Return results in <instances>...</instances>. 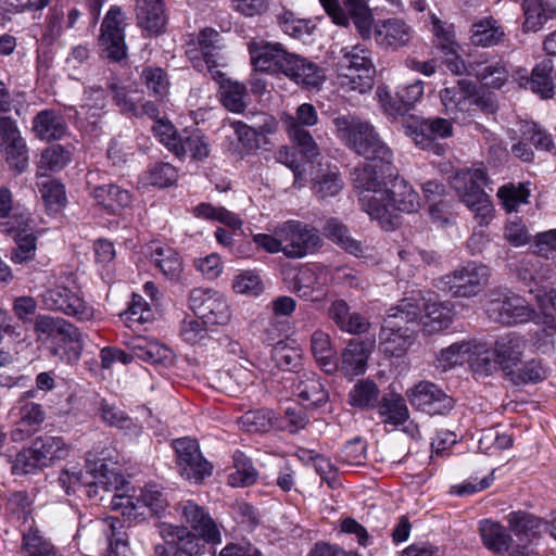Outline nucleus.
Segmentation results:
<instances>
[{"instance_id":"obj_34","label":"nucleus","mask_w":556,"mask_h":556,"mask_svg":"<svg viewBox=\"0 0 556 556\" xmlns=\"http://www.w3.org/2000/svg\"><path fill=\"white\" fill-rule=\"evenodd\" d=\"M295 393L306 407H319L328 402L329 393L315 372H302L299 376Z\"/></svg>"},{"instance_id":"obj_10","label":"nucleus","mask_w":556,"mask_h":556,"mask_svg":"<svg viewBox=\"0 0 556 556\" xmlns=\"http://www.w3.org/2000/svg\"><path fill=\"white\" fill-rule=\"evenodd\" d=\"M219 33L213 28L202 29L197 38V42L189 43L187 55L193 64V67L202 72L205 68L212 75V78L222 77L220 66H224L225 59L220 53Z\"/></svg>"},{"instance_id":"obj_39","label":"nucleus","mask_w":556,"mask_h":556,"mask_svg":"<svg viewBox=\"0 0 556 556\" xmlns=\"http://www.w3.org/2000/svg\"><path fill=\"white\" fill-rule=\"evenodd\" d=\"M18 405L20 420L17 428L11 433L14 441L24 440L39 429L46 420V410L39 403H24Z\"/></svg>"},{"instance_id":"obj_20","label":"nucleus","mask_w":556,"mask_h":556,"mask_svg":"<svg viewBox=\"0 0 556 556\" xmlns=\"http://www.w3.org/2000/svg\"><path fill=\"white\" fill-rule=\"evenodd\" d=\"M413 34V27L397 17L379 21L374 27V39L384 50L396 51L406 47Z\"/></svg>"},{"instance_id":"obj_23","label":"nucleus","mask_w":556,"mask_h":556,"mask_svg":"<svg viewBox=\"0 0 556 556\" xmlns=\"http://www.w3.org/2000/svg\"><path fill=\"white\" fill-rule=\"evenodd\" d=\"M285 65L283 75L302 88H319L325 80L324 71L315 62L300 54L291 53Z\"/></svg>"},{"instance_id":"obj_47","label":"nucleus","mask_w":556,"mask_h":556,"mask_svg":"<svg viewBox=\"0 0 556 556\" xmlns=\"http://www.w3.org/2000/svg\"><path fill=\"white\" fill-rule=\"evenodd\" d=\"M136 358L153 365L168 366L173 363V352L156 340L138 339L132 345Z\"/></svg>"},{"instance_id":"obj_25","label":"nucleus","mask_w":556,"mask_h":556,"mask_svg":"<svg viewBox=\"0 0 556 556\" xmlns=\"http://www.w3.org/2000/svg\"><path fill=\"white\" fill-rule=\"evenodd\" d=\"M476 85L467 79H459L455 85L444 87L440 91V99L445 112L456 118L458 112H464L472 102Z\"/></svg>"},{"instance_id":"obj_35","label":"nucleus","mask_w":556,"mask_h":556,"mask_svg":"<svg viewBox=\"0 0 556 556\" xmlns=\"http://www.w3.org/2000/svg\"><path fill=\"white\" fill-rule=\"evenodd\" d=\"M98 415L104 424L122 430L130 438H138L142 433L143 427L141 424L106 400H101L99 403Z\"/></svg>"},{"instance_id":"obj_44","label":"nucleus","mask_w":556,"mask_h":556,"mask_svg":"<svg viewBox=\"0 0 556 556\" xmlns=\"http://www.w3.org/2000/svg\"><path fill=\"white\" fill-rule=\"evenodd\" d=\"M14 236L15 248L11 251V261L14 264H25L36 256L37 238L34 233V220L28 219L25 229H15L10 233Z\"/></svg>"},{"instance_id":"obj_48","label":"nucleus","mask_w":556,"mask_h":556,"mask_svg":"<svg viewBox=\"0 0 556 556\" xmlns=\"http://www.w3.org/2000/svg\"><path fill=\"white\" fill-rule=\"evenodd\" d=\"M103 526L108 540L105 556H131L128 535L124 531L122 520L115 517H108L103 520Z\"/></svg>"},{"instance_id":"obj_32","label":"nucleus","mask_w":556,"mask_h":556,"mask_svg":"<svg viewBox=\"0 0 556 556\" xmlns=\"http://www.w3.org/2000/svg\"><path fill=\"white\" fill-rule=\"evenodd\" d=\"M33 131L43 141L60 140L67 132V124L61 113L42 110L33 119Z\"/></svg>"},{"instance_id":"obj_16","label":"nucleus","mask_w":556,"mask_h":556,"mask_svg":"<svg viewBox=\"0 0 556 556\" xmlns=\"http://www.w3.org/2000/svg\"><path fill=\"white\" fill-rule=\"evenodd\" d=\"M35 332L38 337L46 336L52 343H71L76 357L79 356L81 350V333L70 321L60 318L41 315L36 318Z\"/></svg>"},{"instance_id":"obj_41","label":"nucleus","mask_w":556,"mask_h":556,"mask_svg":"<svg viewBox=\"0 0 556 556\" xmlns=\"http://www.w3.org/2000/svg\"><path fill=\"white\" fill-rule=\"evenodd\" d=\"M311 351L318 366L327 374L338 370L337 352L332 346L331 338L321 330H316L311 336Z\"/></svg>"},{"instance_id":"obj_55","label":"nucleus","mask_w":556,"mask_h":556,"mask_svg":"<svg viewBox=\"0 0 556 556\" xmlns=\"http://www.w3.org/2000/svg\"><path fill=\"white\" fill-rule=\"evenodd\" d=\"M345 9L353 21L358 34L364 39L371 36L374 17L366 3V0H345Z\"/></svg>"},{"instance_id":"obj_54","label":"nucleus","mask_w":556,"mask_h":556,"mask_svg":"<svg viewBox=\"0 0 556 556\" xmlns=\"http://www.w3.org/2000/svg\"><path fill=\"white\" fill-rule=\"evenodd\" d=\"M232 458L235 471L228 476V484L233 488H244L255 483L258 473L251 459L240 451H236Z\"/></svg>"},{"instance_id":"obj_50","label":"nucleus","mask_w":556,"mask_h":556,"mask_svg":"<svg viewBox=\"0 0 556 556\" xmlns=\"http://www.w3.org/2000/svg\"><path fill=\"white\" fill-rule=\"evenodd\" d=\"M504 30L492 17L483 18L471 26L470 40L473 46L493 47L504 39Z\"/></svg>"},{"instance_id":"obj_45","label":"nucleus","mask_w":556,"mask_h":556,"mask_svg":"<svg viewBox=\"0 0 556 556\" xmlns=\"http://www.w3.org/2000/svg\"><path fill=\"white\" fill-rule=\"evenodd\" d=\"M453 315L452 305L448 302L425 304V315L420 318L424 332L432 334L448 328Z\"/></svg>"},{"instance_id":"obj_9","label":"nucleus","mask_w":556,"mask_h":556,"mask_svg":"<svg viewBox=\"0 0 556 556\" xmlns=\"http://www.w3.org/2000/svg\"><path fill=\"white\" fill-rule=\"evenodd\" d=\"M276 235L282 239V253L288 258H303L321 245L319 231L300 220H287L276 227Z\"/></svg>"},{"instance_id":"obj_61","label":"nucleus","mask_w":556,"mask_h":556,"mask_svg":"<svg viewBox=\"0 0 556 556\" xmlns=\"http://www.w3.org/2000/svg\"><path fill=\"white\" fill-rule=\"evenodd\" d=\"M468 363L472 371L480 376H490L501 367L494 350H481L475 344Z\"/></svg>"},{"instance_id":"obj_27","label":"nucleus","mask_w":556,"mask_h":556,"mask_svg":"<svg viewBox=\"0 0 556 556\" xmlns=\"http://www.w3.org/2000/svg\"><path fill=\"white\" fill-rule=\"evenodd\" d=\"M374 342L352 339L341 354V370L344 376L354 377L365 372Z\"/></svg>"},{"instance_id":"obj_52","label":"nucleus","mask_w":556,"mask_h":556,"mask_svg":"<svg viewBox=\"0 0 556 556\" xmlns=\"http://www.w3.org/2000/svg\"><path fill=\"white\" fill-rule=\"evenodd\" d=\"M424 94V83L416 80L415 83L400 89L396 93L399 102L387 101L381 99L382 105L391 115H401L408 111V109L416 103Z\"/></svg>"},{"instance_id":"obj_37","label":"nucleus","mask_w":556,"mask_h":556,"mask_svg":"<svg viewBox=\"0 0 556 556\" xmlns=\"http://www.w3.org/2000/svg\"><path fill=\"white\" fill-rule=\"evenodd\" d=\"M324 233L344 251L356 257H368L371 255L372 249L362 241L354 239L346 226L336 218H331L326 223Z\"/></svg>"},{"instance_id":"obj_59","label":"nucleus","mask_w":556,"mask_h":556,"mask_svg":"<svg viewBox=\"0 0 556 556\" xmlns=\"http://www.w3.org/2000/svg\"><path fill=\"white\" fill-rule=\"evenodd\" d=\"M422 308H425V303L421 300L415 298H404L399 301L396 306L389 309L388 316L386 318L387 323H397V319L406 324L413 323L420 316Z\"/></svg>"},{"instance_id":"obj_53","label":"nucleus","mask_w":556,"mask_h":556,"mask_svg":"<svg viewBox=\"0 0 556 556\" xmlns=\"http://www.w3.org/2000/svg\"><path fill=\"white\" fill-rule=\"evenodd\" d=\"M92 195L99 205L110 211L128 206L131 202V197L127 190L112 184L94 187Z\"/></svg>"},{"instance_id":"obj_3","label":"nucleus","mask_w":556,"mask_h":556,"mask_svg":"<svg viewBox=\"0 0 556 556\" xmlns=\"http://www.w3.org/2000/svg\"><path fill=\"white\" fill-rule=\"evenodd\" d=\"M332 124L338 138L358 155L384 164L391 163L392 151L368 122L355 115L346 114L334 117Z\"/></svg>"},{"instance_id":"obj_49","label":"nucleus","mask_w":556,"mask_h":556,"mask_svg":"<svg viewBox=\"0 0 556 556\" xmlns=\"http://www.w3.org/2000/svg\"><path fill=\"white\" fill-rule=\"evenodd\" d=\"M219 84V96L223 105L230 112L241 113L244 111L247 103V88L243 84L230 80L224 77L214 78Z\"/></svg>"},{"instance_id":"obj_12","label":"nucleus","mask_w":556,"mask_h":556,"mask_svg":"<svg viewBox=\"0 0 556 556\" xmlns=\"http://www.w3.org/2000/svg\"><path fill=\"white\" fill-rule=\"evenodd\" d=\"M189 306L206 325H226L231 317L226 299L213 290L193 289L189 295Z\"/></svg>"},{"instance_id":"obj_46","label":"nucleus","mask_w":556,"mask_h":556,"mask_svg":"<svg viewBox=\"0 0 556 556\" xmlns=\"http://www.w3.org/2000/svg\"><path fill=\"white\" fill-rule=\"evenodd\" d=\"M378 414L386 425L399 427L409 418L404 397L397 393L384 394L378 405Z\"/></svg>"},{"instance_id":"obj_13","label":"nucleus","mask_w":556,"mask_h":556,"mask_svg":"<svg viewBox=\"0 0 556 556\" xmlns=\"http://www.w3.org/2000/svg\"><path fill=\"white\" fill-rule=\"evenodd\" d=\"M125 16L119 8L113 7L106 13L99 36V46L108 59L121 62L127 56L124 34Z\"/></svg>"},{"instance_id":"obj_30","label":"nucleus","mask_w":556,"mask_h":556,"mask_svg":"<svg viewBox=\"0 0 556 556\" xmlns=\"http://www.w3.org/2000/svg\"><path fill=\"white\" fill-rule=\"evenodd\" d=\"M522 9L526 33H536L549 21L556 18V0H523Z\"/></svg>"},{"instance_id":"obj_42","label":"nucleus","mask_w":556,"mask_h":556,"mask_svg":"<svg viewBox=\"0 0 556 556\" xmlns=\"http://www.w3.org/2000/svg\"><path fill=\"white\" fill-rule=\"evenodd\" d=\"M479 532L483 545L491 552L503 554L510 549L513 538L509 531L500 522L482 520L479 523Z\"/></svg>"},{"instance_id":"obj_17","label":"nucleus","mask_w":556,"mask_h":556,"mask_svg":"<svg viewBox=\"0 0 556 556\" xmlns=\"http://www.w3.org/2000/svg\"><path fill=\"white\" fill-rule=\"evenodd\" d=\"M292 52H289L280 42H253L250 46L251 62L254 71L262 73H281L285 63Z\"/></svg>"},{"instance_id":"obj_58","label":"nucleus","mask_w":556,"mask_h":556,"mask_svg":"<svg viewBox=\"0 0 556 556\" xmlns=\"http://www.w3.org/2000/svg\"><path fill=\"white\" fill-rule=\"evenodd\" d=\"M151 260L169 279L178 277L182 270V263L178 253L169 247H157L151 253Z\"/></svg>"},{"instance_id":"obj_26","label":"nucleus","mask_w":556,"mask_h":556,"mask_svg":"<svg viewBox=\"0 0 556 556\" xmlns=\"http://www.w3.org/2000/svg\"><path fill=\"white\" fill-rule=\"evenodd\" d=\"M453 126L451 122L442 117L422 118L416 122L414 140L421 149L437 148L434 141L451 137Z\"/></svg>"},{"instance_id":"obj_15","label":"nucleus","mask_w":556,"mask_h":556,"mask_svg":"<svg viewBox=\"0 0 556 556\" xmlns=\"http://www.w3.org/2000/svg\"><path fill=\"white\" fill-rule=\"evenodd\" d=\"M410 405L429 416L446 415L454 407V400L441 388L429 381H421L407 390Z\"/></svg>"},{"instance_id":"obj_11","label":"nucleus","mask_w":556,"mask_h":556,"mask_svg":"<svg viewBox=\"0 0 556 556\" xmlns=\"http://www.w3.org/2000/svg\"><path fill=\"white\" fill-rule=\"evenodd\" d=\"M173 447L179 472L184 478L201 482L212 475L213 466L202 456L197 440L189 437L179 438L173 442Z\"/></svg>"},{"instance_id":"obj_36","label":"nucleus","mask_w":556,"mask_h":556,"mask_svg":"<svg viewBox=\"0 0 556 556\" xmlns=\"http://www.w3.org/2000/svg\"><path fill=\"white\" fill-rule=\"evenodd\" d=\"M407 330H403L399 323L388 324L384 319L379 334L380 351L388 357L402 356L412 344V337Z\"/></svg>"},{"instance_id":"obj_8","label":"nucleus","mask_w":556,"mask_h":556,"mask_svg":"<svg viewBox=\"0 0 556 556\" xmlns=\"http://www.w3.org/2000/svg\"><path fill=\"white\" fill-rule=\"evenodd\" d=\"M485 307L490 318L505 325L526 323L536 315L525 299L507 288L491 290Z\"/></svg>"},{"instance_id":"obj_51","label":"nucleus","mask_w":556,"mask_h":556,"mask_svg":"<svg viewBox=\"0 0 556 556\" xmlns=\"http://www.w3.org/2000/svg\"><path fill=\"white\" fill-rule=\"evenodd\" d=\"M473 344L469 341L455 342L442 349L435 358V367L441 371H447L455 366L469 362Z\"/></svg>"},{"instance_id":"obj_19","label":"nucleus","mask_w":556,"mask_h":556,"mask_svg":"<svg viewBox=\"0 0 556 556\" xmlns=\"http://www.w3.org/2000/svg\"><path fill=\"white\" fill-rule=\"evenodd\" d=\"M554 62L544 59L538 63L528 75L527 70L520 68L516 72V79L519 86L529 89L543 100L552 99L555 94V83L553 78Z\"/></svg>"},{"instance_id":"obj_5","label":"nucleus","mask_w":556,"mask_h":556,"mask_svg":"<svg viewBox=\"0 0 556 556\" xmlns=\"http://www.w3.org/2000/svg\"><path fill=\"white\" fill-rule=\"evenodd\" d=\"M488 182V174L481 167L458 170L451 181L460 201L475 212L480 226H486L493 218V204L482 189Z\"/></svg>"},{"instance_id":"obj_33","label":"nucleus","mask_w":556,"mask_h":556,"mask_svg":"<svg viewBox=\"0 0 556 556\" xmlns=\"http://www.w3.org/2000/svg\"><path fill=\"white\" fill-rule=\"evenodd\" d=\"M210 152V141L201 130L184 129L179 134L178 142L173 153L178 159L189 156L194 161H203L208 157Z\"/></svg>"},{"instance_id":"obj_4","label":"nucleus","mask_w":556,"mask_h":556,"mask_svg":"<svg viewBox=\"0 0 556 556\" xmlns=\"http://www.w3.org/2000/svg\"><path fill=\"white\" fill-rule=\"evenodd\" d=\"M60 485L67 494L77 488L87 489L89 497L97 496L99 490L104 492L117 491L124 483V478L113 469H109L103 458L93 459L91 455L86 458V471L64 469L59 477Z\"/></svg>"},{"instance_id":"obj_40","label":"nucleus","mask_w":556,"mask_h":556,"mask_svg":"<svg viewBox=\"0 0 556 556\" xmlns=\"http://www.w3.org/2000/svg\"><path fill=\"white\" fill-rule=\"evenodd\" d=\"M509 529L516 534L520 541L519 545L525 546L527 542L541 534L542 530H546L547 523L529 513L513 511L507 516Z\"/></svg>"},{"instance_id":"obj_14","label":"nucleus","mask_w":556,"mask_h":556,"mask_svg":"<svg viewBox=\"0 0 556 556\" xmlns=\"http://www.w3.org/2000/svg\"><path fill=\"white\" fill-rule=\"evenodd\" d=\"M42 302L46 308L60 311L78 320H90L94 315L92 306L88 305L76 291L64 285H55L47 289L42 294Z\"/></svg>"},{"instance_id":"obj_24","label":"nucleus","mask_w":556,"mask_h":556,"mask_svg":"<svg viewBox=\"0 0 556 556\" xmlns=\"http://www.w3.org/2000/svg\"><path fill=\"white\" fill-rule=\"evenodd\" d=\"M178 510L185 521L193 530L202 533L208 542L220 543V532L203 507L192 501H184L178 504Z\"/></svg>"},{"instance_id":"obj_56","label":"nucleus","mask_w":556,"mask_h":556,"mask_svg":"<svg viewBox=\"0 0 556 556\" xmlns=\"http://www.w3.org/2000/svg\"><path fill=\"white\" fill-rule=\"evenodd\" d=\"M71 154L60 144H52L41 153L37 175L45 177L50 172H59L70 162Z\"/></svg>"},{"instance_id":"obj_43","label":"nucleus","mask_w":556,"mask_h":556,"mask_svg":"<svg viewBox=\"0 0 556 556\" xmlns=\"http://www.w3.org/2000/svg\"><path fill=\"white\" fill-rule=\"evenodd\" d=\"M31 447L45 467L50 466L55 460L66 458L71 451V446L63 438L54 435L36 438L31 443Z\"/></svg>"},{"instance_id":"obj_31","label":"nucleus","mask_w":556,"mask_h":556,"mask_svg":"<svg viewBox=\"0 0 556 556\" xmlns=\"http://www.w3.org/2000/svg\"><path fill=\"white\" fill-rule=\"evenodd\" d=\"M138 25L149 35H160L165 30L167 18L162 0H137Z\"/></svg>"},{"instance_id":"obj_64","label":"nucleus","mask_w":556,"mask_h":556,"mask_svg":"<svg viewBox=\"0 0 556 556\" xmlns=\"http://www.w3.org/2000/svg\"><path fill=\"white\" fill-rule=\"evenodd\" d=\"M343 188V181L337 170H321L314 178L313 189L319 199L334 197Z\"/></svg>"},{"instance_id":"obj_63","label":"nucleus","mask_w":556,"mask_h":556,"mask_svg":"<svg viewBox=\"0 0 556 556\" xmlns=\"http://www.w3.org/2000/svg\"><path fill=\"white\" fill-rule=\"evenodd\" d=\"M275 413L269 409L249 410L240 417V424L248 432H267L274 426Z\"/></svg>"},{"instance_id":"obj_18","label":"nucleus","mask_w":556,"mask_h":556,"mask_svg":"<svg viewBox=\"0 0 556 556\" xmlns=\"http://www.w3.org/2000/svg\"><path fill=\"white\" fill-rule=\"evenodd\" d=\"M469 76L475 77L484 87L501 89L509 79V70L504 60L482 53L471 58Z\"/></svg>"},{"instance_id":"obj_2","label":"nucleus","mask_w":556,"mask_h":556,"mask_svg":"<svg viewBox=\"0 0 556 556\" xmlns=\"http://www.w3.org/2000/svg\"><path fill=\"white\" fill-rule=\"evenodd\" d=\"M391 163L366 160L363 165L352 172V181L358 193L363 211L371 219L388 220V205L379 204L389 198V189L386 187L384 175H391Z\"/></svg>"},{"instance_id":"obj_60","label":"nucleus","mask_w":556,"mask_h":556,"mask_svg":"<svg viewBox=\"0 0 556 556\" xmlns=\"http://www.w3.org/2000/svg\"><path fill=\"white\" fill-rule=\"evenodd\" d=\"M287 132L291 142L305 159L313 161L319 155V147L309 130L292 124Z\"/></svg>"},{"instance_id":"obj_57","label":"nucleus","mask_w":556,"mask_h":556,"mask_svg":"<svg viewBox=\"0 0 556 556\" xmlns=\"http://www.w3.org/2000/svg\"><path fill=\"white\" fill-rule=\"evenodd\" d=\"M379 389L371 380L358 381L349 393V403L357 408L367 409L378 403Z\"/></svg>"},{"instance_id":"obj_38","label":"nucleus","mask_w":556,"mask_h":556,"mask_svg":"<svg viewBox=\"0 0 556 556\" xmlns=\"http://www.w3.org/2000/svg\"><path fill=\"white\" fill-rule=\"evenodd\" d=\"M525 346V340L517 334L505 336L495 342L497 362L506 376L520 365Z\"/></svg>"},{"instance_id":"obj_1","label":"nucleus","mask_w":556,"mask_h":556,"mask_svg":"<svg viewBox=\"0 0 556 556\" xmlns=\"http://www.w3.org/2000/svg\"><path fill=\"white\" fill-rule=\"evenodd\" d=\"M391 163L366 160L363 165L352 172V181L358 193L363 211L371 219L388 220V205L379 204L389 198V189L386 187L384 175H391Z\"/></svg>"},{"instance_id":"obj_29","label":"nucleus","mask_w":556,"mask_h":556,"mask_svg":"<svg viewBox=\"0 0 556 556\" xmlns=\"http://www.w3.org/2000/svg\"><path fill=\"white\" fill-rule=\"evenodd\" d=\"M30 214L14 205L11 190L0 187V231L12 233L15 229H25L28 226Z\"/></svg>"},{"instance_id":"obj_28","label":"nucleus","mask_w":556,"mask_h":556,"mask_svg":"<svg viewBox=\"0 0 556 556\" xmlns=\"http://www.w3.org/2000/svg\"><path fill=\"white\" fill-rule=\"evenodd\" d=\"M328 317L336 326L352 334L365 333L369 328L368 320L359 313L351 312L349 304L342 300H334L328 308Z\"/></svg>"},{"instance_id":"obj_62","label":"nucleus","mask_w":556,"mask_h":556,"mask_svg":"<svg viewBox=\"0 0 556 556\" xmlns=\"http://www.w3.org/2000/svg\"><path fill=\"white\" fill-rule=\"evenodd\" d=\"M519 132L522 134V139L528 140L536 150L551 151L554 148L552 135L536 123H520Z\"/></svg>"},{"instance_id":"obj_7","label":"nucleus","mask_w":556,"mask_h":556,"mask_svg":"<svg viewBox=\"0 0 556 556\" xmlns=\"http://www.w3.org/2000/svg\"><path fill=\"white\" fill-rule=\"evenodd\" d=\"M490 269L482 263L467 262L452 273L438 279L437 287L451 292L455 298H471L479 294L488 285Z\"/></svg>"},{"instance_id":"obj_6","label":"nucleus","mask_w":556,"mask_h":556,"mask_svg":"<svg viewBox=\"0 0 556 556\" xmlns=\"http://www.w3.org/2000/svg\"><path fill=\"white\" fill-rule=\"evenodd\" d=\"M338 65L341 71L339 84L348 91L366 93L375 84L376 67L371 51L361 45L344 47L340 51Z\"/></svg>"},{"instance_id":"obj_21","label":"nucleus","mask_w":556,"mask_h":556,"mask_svg":"<svg viewBox=\"0 0 556 556\" xmlns=\"http://www.w3.org/2000/svg\"><path fill=\"white\" fill-rule=\"evenodd\" d=\"M159 533L164 541L177 547L181 553L188 556H200L210 543L202 533L194 534L184 526H175L168 522L159 525Z\"/></svg>"},{"instance_id":"obj_22","label":"nucleus","mask_w":556,"mask_h":556,"mask_svg":"<svg viewBox=\"0 0 556 556\" xmlns=\"http://www.w3.org/2000/svg\"><path fill=\"white\" fill-rule=\"evenodd\" d=\"M379 204L388 205V220L376 219L382 228L391 229L395 226V212L414 213L419 206V195L404 180L396 181L393 189H389V198Z\"/></svg>"}]
</instances>
